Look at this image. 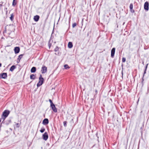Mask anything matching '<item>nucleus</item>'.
Instances as JSON below:
<instances>
[{"label": "nucleus", "instance_id": "412c9836", "mask_svg": "<svg viewBox=\"0 0 149 149\" xmlns=\"http://www.w3.org/2000/svg\"><path fill=\"white\" fill-rule=\"evenodd\" d=\"M34 20L36 22H37V15H36L34 17Z\"/></svg>", "mask_w": 149, "mask_h": 149}, {"label": "nucleus", "instance_id": "2eb2a0df", "mask_svg": "<svg viewBox=\"0 0 149 149\" xmlns=\"http://www.w3.org/2000/svg\"><path fill=\"white\" fill-rule=\"evenodd\" d=\"M10 20L12 21L14 19V14L13 13L10 15Z\"/></svg>", "mask_w": 149, "mask_h": 149}, {"label": "nucleus", "instance_id": "7c9ffc66", "mask_svg": "<svg viewBox=\"0 0 149 149\" xmlns=\"http://www.w3.org/2000/svg\"><path fill=\"white\" fill-rule=\"evenodd\" d=\"M27 144L29 146L31 145V143L30 142H27Z\"/></svg>", "mask_w": 149, "mask_h": 149}, {"label": "nucleus", "instance_id": "c9c22d12", "mask_svg": "<svg viewBox=\"0 0 149 149\" xmlns=\"http://www.w3.org/2000/svg\"><path fill=\"white\" fill-rule=\"evenodd\" d=\"M39 18V16L38 15V20Z\"/></svg>", "mask_w": 149, "mask_h": 149}, {"label": "nucleus", "instance_id": "6ab92c4d", "mask_svg": "<svg viewBox=\"0 0 149 149\" xmlns=\"http://www.w3.org/2000/svg\"><path fill=\"white\" fill-rule=\"evenodd\" d=\"M6 118V117H5L4 116H2V115H1V119L3 120V121H3V122H4L5 121V120Z\"/></svg>", "mask_w": 149, "mask_h": 149}, {"label": "nucleus", "instance_id": "9b49d317", "mask_svg": "<svg viewBox=\"0 0 149 149\" xmlns=\"http://www.w3.org/2000/svg\"><path fill=\"white\" fill-rule=\"evenodd\" d=\"M43 123L44 125H46L48 123L49 120L48 119H45L42 122Z\"/></svg>", "mask_w": 149, "mask_h": 149}, {"label": "nucleus", "instance_id": "7ed1b4c3", "mask_svg": "<svg viewBox=\"0 0 149 149\" xmlns=\"http://www.w3.org/2000/svg\"><path fill=\"white\" fill-rule=\"evenodd\" d=\"M10 113V111L8 110H4L2 113L1 115L7 117Z\"/></svg>", "mask_w": 149, "mask_h": 149}, {"label": "nucleus", "instance_id": "dca6fc26", "mask_svg": "<svg viewBox=\"0 0 149 149\" xmlns=\"http://www.w3.org/2000/svg\"><path fill=\"white\" fill-rule=\"evenodd\" d=\"M68 46L69 48H71L72 47L73 45L72 43L71 42H69L68 43Z\"/></svg>", "mask_w": 149, "mask_h": 149}, {"label": "nucleus", "instance_id": "c85d7f7f", "mask_svg": "<svg viewBox=\"0 0 149 149\" xmlns=\"http://www.w3.org/2000/svg\"><path fill=\"white\" fill-rule=\"evenodd\" d=\"M76 26V23H74L72 24V27H74Z\"/></svg>", "mask_w": 149, "mask_h": 149}, {"label": "nucleus", "instance_id": "c756f323", "mask_svg": "<svg viewBox=\"0 0 149 149\" xmlns=\"http://www.w3.org/2000/svg\"><path fill=\"white\" fill-rule=\"evenodd\" d=\"M148 64L146 65V69L144 71V74H145L146 73V69L147 68V66H148Z\"/></svg>", "mask_w": 149, "mask_h": 149}, {"label": "nucleus", "instance_id": "f257e3e1", "mask_svg": "<svg viewBox=\"0 0 149 149\" xmlns=\"http://www.w3.org/2000/svg\"><path fill=\"white\" fill-rule=\"evenodd\" d=\"M11 122L12 121L10 119H8L4 122L2 121V123H1L0 124V127H1L2 123L5 124L6 125H8L11 123Z\"/></svg>", "mask_w": 149, "mask_h": 149}, {"label": "nucleus", "instance_id": "2f4dec72", "mask_svg": "<svg viewBox=\"0 0 149 149\" xmlns=\"http://www.w3.org/2000/svg\"><path fill=\"white\" fill-rule=\"evenodd\" d=\"M58 49V47H56V48L55 49L54 51H55V52H56V51H57Z\"/></svg>", "mask_w": 149, "mask_h": 149}, {"label": "nucleus", "instance_id": "423d86ee", "mask_svg": "<svg viewBox=\"0 0 149 149\" xmlns=\"http://www.w3.org/2000/svg\"><path fill=\"white\" fill-rule=\"evenodd\" d=\"M47 68L45 66H43L42 68V69L41 70V71L42 73H46L47 71Z\"/></svg>", "mask_w": 149, "mask_h": 149}, {"label": "nucleus", "instance_id": "a19ab883", "mask_svg": "<svg viewBox=\"0 0 149 149\" xmlns=\"http://www.w3.org/2000/svg\"><path fill=\"white\" fill-rule=\"evenodd\" d=\"M35 1L36 0H34Z\"/></svg>", "mask_w": 149, "mask_h": 149}, {"label": "nucleus", "instance_id": "e433bc0d", "mask_svg": "<svg viewBox=\"0 0 149 149\" xmlns=\"http://www.w3.org/2000/svg\"><path fill=\"white\" fill-rule=\"evenodd\" d=\"M5 29H6L5 30V31H4V32H5H5H6V28H5Z\"/></svg>", "mask_w": 149, "mask_h": 149}, {"label": "nucleus", "instance_id": "4c0bfd02", "mask_svg": "<svg viewBox=\"0 0 149 149\" xmlns=\"http://www.w3.org/2000/svg\"><path fill=\"white\" fill-rule=\"evenodd\" d=\"M5 29H6L5 30V31H4V32H5H5H6V28H5Z\"/></svg>", "mask_w": 149, "mask_h": 149}, {"label": "nucleus", "instance_id": "473e14b6", "mask_svg": "<svg viewBox=\"0 0 149 149\" xmlns=\"http://www.w3.org/2000/svg\"><path fill=\"white\" fill-rule=\"evenodd\" d=\"M49 45V47L50 48V46H51V44H49V45Z\"/></svg>", "mask_w": 149, "mask_h": 149}, {"label": "nucleus", "instance_id": "72a5a7b5", "mask_svg": "<svg viewBox=\"0 0 149 149\" xmlns=\"http://www.w3.org/2000/svg\"><path fill=\"white\" fill-rule=\"evenodd\" d=\"M2 65V64L1 63H0V67H1V66Z\"/></svg>", "mask_w": 149, "mask_h": 149}, {"label": "nucleus", "instance_id": "0eeeda50", "mask_svg": "<svg viewBox=\"0 0 149 149\" xmlns=\"http://www.w3.org/2000/svg\"><path fill=\"white\" fill-rule=\"evenodd\" d=\"M43 139L44 140L46 141L48 138V135L47 132H45L42 135Z\"/></svg>", "mask_w": 149, "mask_h": 149}, {"label": "nucleus", "instance_id": "4468645a", "mask_svg": "<svg viewBox=\"0 0 149 149\" xmlns=\"http://www.w3.org/2000/svg\"><path fill=\"white\" fill-rule=\"evenodd\" d=\"M36 68L35 67H33L31 69V72L34 73L36 72Z\"/></svg>", "mask_w": 149, "mask_h": 149}, {"label": "nucleus", "instance_id": "a211bd4d", "mask_svg": "<svg viewBox=\"0 0 149 149\" xmlns=\"http://www.w3.org/2000/svg\"><path fill=\"white\" fill-rule=\"evenodd\" d=\"M30 78L31 79H34L35 78V75L33 74H32L30 75Z\"/></svg>", "mask_w": 149, "mask_h": 149}, {"label": "nucleus", "instance_id": "39448f33", "mask_svg": "<svg viewBox=\"0 0 149 149\" xmlns=\"http://www.w3.org/2000/svg\"><path fill=\"white\" fill-rule=\"evenodd\" d=\"M144 8L146 10H148L149 9V3L148 2H146L144 5Z\"/></svg>", "mask_w": 149, "mask_h": 149}, {"label": "nucleus", "instance_id": "5701e85b", "mask_svg": "<svg viewBox=\"0 0 149 149\" xmlns=\"http://www.w3.org/2000/svg\"><path fill=\"white\" fill-rule=\"evenodd\" d=\"M20 126V125L19 124V123H17L16 124V127L17 128H18Z\"/></svg>", "mask_w": 149, "mask_h": 149}, {"label": "nucleus", "instance_id": "bb28decb", "mask_svg": "<svg viewBox=\"0 0 149 149\" xmlns=\"http://www.w3.org/2000/svg\"><path fill=\"white\" fill-rule=\"evenodd\" d=\"M49 102H50V105H51L53 104H54L52 102V100L50 99H49Z\"/></svg>", "mask_w": 149, "mask_h": 149}, {"label": "nucleus", "instance_id": "1a4fd4ad", "mask_svg": "<svg viewBox=\"0 0 149 149\" xmlns=\"http://www.w3.org/2000/svg\"><path fill=\"white\" fill-rule=\"evenodd\" d=\"M52 109L54 112H56L57 111V109L55 107V106L54 104L50 105Z\"/></svg>", "mask_w": 149, "mask_h": 149}, {"label": "nucleus", "instance_id": "20e7f679", "mask_svg": "<svg viewBox=\"0 0 149 149\" xmlns=\"http://www.w3.org/2000/svg\"><path fill=\"white\" fill-rule=\"evenodd\" d=\"M7 77L6 73H3L0 74V78L1 79H6Z\"/></svg>", "mask_w": 149, "mask_h": 149}, {"label": "nucleus", "instance_id": "4be33fe9", "mask_svg": "<svg viewBox=\"0 0 149 149\" xmlns=\"http://www.w3.org/2000/svg\"><path fill=\"white\" fill-rule=\"evenodd\" d=\"M133 5L132 4H131L130 5V8L131 11H132V10L133 9Z\"/></svg>", "mask_w": 149, "mask_h": 149}, {"label": "nucleus", "instance_id": "9d476101", "mask_svg": "<svg viewBox=\"0 0 149 149\" xmlns=\"http://www.w3.org/2000/svg\"><path fill=\"white\" fill-rule=\"evenodd\" d=\"M115 48H113L111 50V56L112 57H113L114 56L115 52Z\"/></svg>", "mask_w": 149, "mask_h": 149}, {"label": "nucleus", "instance_id": "f3484780", "mask_svg": "<svg viewBox=\"0 0 149 149\" xmlns=\"http://www.w3.org/2000/svg\"><path fill=\"white\" fill-rule=\"evenodd\" d=\"M17 4V1L16 0H13V3H12V6H15Z\"/></svg>", "mask_w": 149, "mask_h": 149}, {"label": "nucleus", "instance_id": "f8f14e48", "mask_svg": "<svg viewBox=\"0 0 149 149\" xmlns=\"http://www.w3.org/2000/svg\"><path fill=\"white\" fill-rule=\"evenodd\" d=\"M23 55V54H20V55H19V56L18 57V58L17 59V63H19V62L20 59L22 57Z\"/></svg>", "mask_w": 149, "mask_h": 149}, {"label": "nucleus", "instance_id": "a878e982", "mask_svg": "<svg viewBox=\"0 0 149 149\" xmlns=\"http://www.w3.org/2000/svg\"><path fill=\"white\" fill-rule=\"evenodd\" d=\"M122 61L123 62H125L126 61V59L125 58H122Z\"/></svg>", "mask_w": 149, "mask_h": 149}, {"label": "nucleus", "instance_id": "aec40b11", "mask_svg": "<svg viewBox=\"0 0 149 149\" xmlns=\"http://www.w3.org/2000/svg\"><path fill=\"white\" fill-rule=\"evenodd\" d=\"M64 67L65 69H68L70 68V67H69L68 65L66 64L64 65Z\"/></svg>", "mask_w": 149, "mask_h": 149}, {"label": "nucleus", "instance_id": "b1692460", "mask_svg": "<svg viewBox=\"0 0 149 149\" xmlns=\"http://www.w3.org/2000/svg\"><path fill=\"white\" fill-rule=\"evenodd\" d=\"M45 129H44V128H42V129L40 130V131L41 132V133H43L44 132V131H45Z\"/></svg>", "mask_w": 149, "mask_h": 149}, {"label": "nucleus", "instance_id": "f704fd0d", "mask_svg": "<svg viewBox=\"0 0 149 149\" xmlns=\"http://www.w3.org/2000/svg\"><path fill=\"white\" fill-rule=\"evenodd\" d=\"M1 120H2V119H1V118H0V123L1 122Z\"/></svg>", "mask_w": 149, "mask_h": 149}, {"label": "nucleus", "instance_id": "6e6552de", "mask_svg": "<svg viewBox=\"0 0 149 149\" xmlns=\"http://www.w3.org/2000/svg\"><path fill=\"white\" fill-rule=\"evenodd\" d=\"M20 51V48L19 47H15L14 48V51L15 54L19 53Z\"/></svg>", "mask_w": 149, "mask_h": 149}, {"label": "nucleus", "instance_id": "ddd939ff", "mask_svg": "<svg viewBox=\"0 0 149 149\" xmlns=\"http://www.w3.org/2000/svg\"><path fill=\"white\" fill-rule=\"evenodd\" d=\"M16 68V66L15 65H13L10 68V71L11 72H12Z\"/></svg>", "mask_w": 149, "mask_h": 149}, {"label": "nucleus", "instance_id": "58836bf2", "mask_svg": "<svg viewBox=\"0 0 149 149\" xmlns=\"http://www.w3.org/2000/svg\"><path fill=\"white\" fill-rule=\"evenodd\" d=\"M7 8H6V13H7Z\"/></svg>", "mask_w": 149, "mask_h": 149}, {"label": "nucleus", "instance_id": "393cba45", "mask_svg": "<svg viewBox=\"0 0 149 149\" xmlns=\"http://www.w3.org/2000/svg\"><path fill=\"white\" fill-rule=\"evenodd\" d=\"M63 125H64V126L65 127H66L67 126V122L65 121H64L63 122Z\"/></svg>", "mask_w": 149, "mask_h": 149}, {"label": "nucleus", "instance_id": "ea45409f", "mask_svg": "<svg viewBox=\"0 0 149 149\" xmlns=\"http://www.w3.org/2000/svg\"><path fill=\"white\" fill-rule=\"evenodd\" d=\"M133 12H134V11L133 10Z\"/></svg>", "mask_w": 149, "mask_h": 149}, {"label": "nucleus", "instance_id": "f03ea898", "mask_svg": "<svg viewBox=\"0 0 149 149\" xmlns=\"http://www.w3.org/2000/svg\"><path fill=\"white\" fill-rule=\"evenodd\" d=\"M39 82L38 83V86L41 85L42 84L44 81V79L42 77L41 74L40 75L39 77Z\"/></svg>", "mask_w": 149, "mask_h": 149}, {"label": "nucleus", "instance_id": "cd10ccee", "mask_svg": "<svg viewBox=\"0 0 149 149\" xmlns=\"http://www.w3.org/2000/svg\"><path fill=\"white\" fill-rule=\"evenodd\" d=\"M3 2H1L0 3V7L1 8L3 6Z\"/></svg>", "mask_w": 149, "mask_h": 149}]
</instances>
